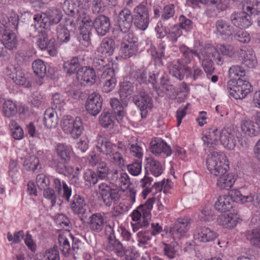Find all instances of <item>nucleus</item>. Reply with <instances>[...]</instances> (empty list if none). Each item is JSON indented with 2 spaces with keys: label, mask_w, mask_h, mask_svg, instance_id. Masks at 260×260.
Returning <instances> with one entry per match:
<instances>
[{
  "label": "nucleus",
  "mask_w": 260,
  "mask_h": 260,
  "mask_svg": "<svg viewBox=\"0 0 260 260\" xmlns=\"http://www.w3.org/2000/svg\"><path fill=\"white\" fill-rule=\"evenodd\" d=\"M208 170L216 176H219L217 185L221 189L228 190L234 184L237 178L232 173H226L229 162L225 155L216 151L208 155L206 161Z\"/></svg>",
  "instance_id": "nucleus-1"
},
{
  "label": "nucleus",
  "mask_w": 260,
  "mask_h": 260,
  "mask_svg": "<svg viewBox=\"0 0 260 260\" xmlns=\"http://www.w3.org/2000/svg\"><path fill=\"white\" fill-rule=\"evenodd\" d=\"M86 8H81L77 10V13L74 16L75 22L74 20L69 21V25L73 27L76 25L78 26L80 30L79 35L78 36V41L81 43H85L88 45L90 41V27L92 26L93 21L87 13Z\"/></svg>",
  "instance_id": "nucleus-2"
},
{
  "label": "nucleus",
  "mask_w": 260,
  "mask_h": 260,
  "mask_svg": "<svg viewBox=\"0 0 260 260\" xmlns=\"http://www.w3.org/2000/svg\"><path fill=\"white\" fill-rule=\"evenodd\" d=\"M191 51L193 53L192 61L194 59V56L198 58L207 76L211 75L214 72L212 59L218 66L222 65L224 62L223 58L220 55L216 48L213 46L204 49L201 51V55L197 50L191 49Z\"/></svg>",
  "instance_id": "nucleus-3"
},
{
  "label": "nucleus",
  "mask_w": 260,
  "mask_h": 260,
  "mask_svg": "<svg viewBox=\"0 0 260 260\" xmlns=\"http://www.w3.org/2000/svg\"><path fill=\"white\" fill-rule=\"evenodd\" d=\"M179 51L182 54V57L174 60L169 65L168 69L169 73L176 79L182 80L183 79L186 65H188L192 61V52L191 49L184 45L179 46Z\"/></svg>",
  "instance_id": "nucleus-4"
},
{
  "label": "nucleus",
  "mask_w": 260,
  "mask_h": 260,
  "mask_svg": "<svg viewBox=\"0 0 260 260\" xmlns=\"http://www.w3.org/2000/svg\"><path fill=\"white\" fill-rule=\"evenodd\" d=\"M98 193L106 207L116 204L120 198L118 188L108 182H103L98 185Z\"/></svg>",
  "instance_id": "nucleus-5"
},
{
  "label": "nucleus",
  "mask_w": 260,
  "mask_h": 260,
  "mask_svg": "<svg viewBox=\"0 0 260 260\" xmlns=\"http://www.w3.org/2000/svg\"><path fill=\"white\" fill-rule=\"evenodd\" d=\"M251 89L252 86L249 82L241 79H232L226 85V90L230 95L236 100L245 98Z\"/></svg>",
  "instance_id": "nucleus-6"
},
{
  "label": "nucleus",
  "mask_w": 260,
  "mask_h": 260,
  "mask_svg": "<svg viewBox=\"0 0 260 260\" xmlns=\"http://www.w3.org/2000/svg\"><path fill=\"white\" fill-rule=\"evenodd\" d=\"M70 207L74 213L80 216L81 220L87 219L90 210L86 205L84 199L80 195L75 194L71 200L70 199Z\"/></svg>",
  "instance_id": "nucleus-7"
},
{
  "label": "nucleus",
  "mask_w": 260,
  "mask_h": 260,
  "mask_svg": "<svg viewBox=\"0 0 260 260\" xmlns=\"http://www.w3.org/2000/svg\"><path fill=\"white\" fill-rule=\"evenodd\" d=\"M153 18H160L159 22L165 23L168 21L174 20L175 6L173 4H168L161 7L159 5H154L153 7Z\"/></svg>",
  "instance_id": "nucleus-8"
},
{
  "label": "nucleus",
  "mask_w": 260,
  "mask_h": 260,
  "mask_svg": "<svg viewBox=\"0 0 260 260\" xmlns=\"http://www.w3.org/2000/svg\"><path fill=\"white\" fill-rule=\"evenodd\" d=\"M155 29L158 35V38H162L165 36H167L169 40L172 43L176 42L178 38L182 35V30L177 24L174 25L172 27L169 28L163 26V23L161 22H158Z\"/></svg>",
  "instance_id": "nucleus-9"
},
{
  "label": "nucleus",
  "mask_w": 260,
  "mask_h": 260,
  "mask_svg": "<svg viewBox=\"0 0 260 260\" xmlns=\"http://www.w3.org/2000/svg\"><path fill=\"white\" fill-rule=\"evenodd\" d=\"M135 105L140 109L142 118H145L148 110L153 108V101L149 94L144 91H140L139 93L133 98Z\"/></svg>",
  "instance_id": "nucleus-10"
},
{
  "label": "nucleus",
  "mask_w": 260,
  "mask_h": 260,
  "mask_svg": "<svg viewBox=\"0 0 260 260\" xmlns=\"http://www.w3.org/2000/svg\"><path fill=\"white\" fill-rule=\"evenodd\" d=\"M238 131L231 127H224L220 131V141L224 147L233 150L237 144Z\"/></svg>",
  "instance_id": "nucleus-11"
},
{
  "label": "nucleus",
  "mask_w": 260,
  "mask_h": 260,
  "mask_svg": "<svg viewBox=\"0 0 260 260\" xmlns=\"http://www.w3.org/2000/svg\"><path fill=\"white\" fill-rule=\"evenodd\" d=\"M134 20V16L130 10L124 9L118 14L117 20L116 29L122 33L128 32Z\"/></svg>",
  "instance_id": "nucleus-12"
},
{
  "label": "nucleus",
  "mask_w": 260,
  "mask_h": 260,
  "mask_svg": "<svg viewBox=\"0 0 260 260\" xmlns=\"http://www.w3.org/2000/svg\"><path fill=\"white\" fill-rule=\"evenodd\" d=\"M37 44L41 50H46L50 55L55 56L57 55L55 40L52 37L49 38L48 32H46L45 31L42 30L41 34L38 40Z\"/></svg>",
  "instance_id": "nucleus-13"
},
{
  "label": "nucleus",
  "mask_w": 260,
  "mask_h": 260,
  "mask_svg": "<svg viewBox=\"0 0 260 260\" xmlns=\"http://www.w3.org/2000/svg\"><path fill=\"white\" fill-rule=\"evenodd\" d=\"M246 11L235 12L230 15V20L233 25L240 29H246L252 24L251 16Z\"/></svg>",
  "instance_id": "nucleus-14"
},
{
  "label": "nucleus",
  "mask_w": 260,
  "mask_h": 260,
  "mask_svg": "<svg viewBox=\"0 0 260 260\" xmlns=\"http://www.w3.org/2000/svg\"><path fill=\"white\" fill-rule=\"evenodd\" d=\"M88 225L91 232L100 233L103 231L106 223V216L103 212H97L89 215Z\"/></svg>",
  "instance_id": "nucleus-15"
},
{
  "label": "nucleus",
  "mask_w": 260,
  "mask_h": 260,
  "mask_svg": "<svg viewBox=\"0 0 260 260\" xmlns=\"http://www.w3.org/2000/svg\"><path fill=\"white\" fill-rule=\"evenodd\" d=\"M103 99L97 92L90 94L86 100L85 108L89 114L92 116L97 115L101 111Z\"/></svg>",
  "instance_id": "nucleus-16"
},
{
  "label": "nucleus",
  "mask_w": 260,
  "mask_h": 260,
  "mask_svg": "<svg viewBox=\"0 0 260 260\" xmlns=\"http://www.w3.org/2000/svg\"><path fill=\"white\" fill-rule=\"evenodd\" d=\"M217 236V233L205 226L197 228L193 233L194 239L203 243L213 241Z\"/></svg>",
  "instance_id": "nucleus-17"
},
{
  "label": "nucleus",
  "mask_w": 260,
  "mask_h": 260,
  "mask_svg": "<svg viewBox=\"0 0 260 260\" xmlns=\"http://www.w3.org/2000/svg\"><path fill=\"white\" fill-rule=\"evenodd\" d=\"M220 131L215 126L206 129L202 137L204 145L210 148L215 149L218 140L220 139Z\"/></svg>",
  "instance_id": "nucleus-18"
},
{
  "label": "nucleus",
  "mask_w": 260,
  "mask_h": 260,
  "mask_svg": "<svg viewBox=\"0 0 260 260\" xmlns=\"http://www.w3.org/2000/svg\"><path fill=\"white\" fill-rule=\"evenodd\" d=\"M190 227L189 218H179L174 223L173 227L171 230L172 234L177 238H180L184 236L189 231Z\"/></svg>",
  "instance_id": "nucleus-19"
},
{
  "label": "nucleus",
  "mask_w": 260,
  "mask_h": 260,
  "mask_svg": "<svg viewBox=\"0 0 260 260\" xmlns=\"http://www.w3.org/2000/svg\"><path fill=\"white\" fill-rule=\"evenodd\" d=\"M92 26L95 29L99 36H104L109 31L110 19L105 15H100L93 21Z\"/></svg>",
  "instance_id": "nucleus-20"
},
{
  "label": "nucleus",
  "mask_w": 260,
  "mask_h": 260,
  "mask_svg": "<svg viewBox=\"0 0 260 260\" xmlns=\"http://www.w3.org/2000/svg\"><path fill=\"white\" fill-rule=\"evenodd\" d=\"M77 79L81 84L91 85L95 82V71L90 67H82L77 72Z\"/></svg>",
  "instance_id": "nucleus-21"
},
{
  "label": "nucleus",
  "mask_w": 260,
  "mask_h": 260,
  "mask_svg": "<svg viewBox=\"0 0 260 260\" xmlns=\"http://www.w3.org/2000/svg\"><path fill=\"white\" fill-rule=\"evenodd\" d=\"M154 198H149L144 204L140 205L132 213V219L134 221H139L141 217H150L151 211L154 203Z\"/></svg>",
  "instance_id": "nucleus-22"
},
{
  "label": "nucleus",
  "mask_w": 260,
  "mask_h": 260,
  "mask_svg": "<svg viewBox=\"0 0 260 260\" xmlns=\"http://www.w3.org/2000/svg\"><path fill=\"white\" fill-rule=\"evenodd\" d=\"M86 0H64L62 5L63 11L68 15L75 16L78 9L87 7Z\"/></svg>",
  "instance_id": "nucleus-23"
},
{
  "label": "nucleus",
  "mask_w": 260,
  "mask_h": 260,
  "mask_svg": "<svg viewBox=\"0 0 260 260\" xmlns=\"http://www.w3.org/2000/svg\"><path fill=\"white\" fill-rule=\"evenodd\" d=\"M150 151L155 155L163 154L166 156H170L172 153L170 147L164 141L161 139H155L150 143Z\"/></svg>",
  "instance_id": "nucleus-24"
},
{
  "label": "nucleus",
  "mask_w": 260,
  "mask_h": 260,
  "mask_svg": "<svg viewBox=\"0 0 260 260\" xmlns=\"http://www.w3.org/2000/svg\"><path fill=\"white\" fill-rule=\"evenodd\" d=\"M96 148L100 152L107 156L116 149L117 146L107 138L100 135L96 140Z\"/></svg>",
  "instance_id": "nucleus-25"
},
{
  "label": "nucleus",
  "mask_w": 260,
  "mask_h": 260,
  "mask_svg": "<svg viewBox=\"0 0 260 260\" xmlns=\"http://www.w3.org/2000/svg\"><path fill=\"white\" fill-rule=\"evenodd\" d=\"M133 77L140 84H147L149 83L154 85L156 83V75L148 72L146 68H142L137 70Z\"/></svg>",
  "instance_id": "nucleus-26"
},
{
  "label": "nucleus",
  "mask_w": 260,
  "mask_h": 260,
  "mask_svg": "<svg viewBox=\"0 0 260 260\" xmlns=\"http://www.w3.org/2000/svg\"><path fill=\"white\" fill-rule=\"evenodd\" d=\"M215 26L217 33L223 38L227 39L233 35V28L226 20L218 19Z\"/></svg>",
  "instance_id": "nucleus-27"
},
{
  "label": "nucleus",
  "mask_w": 260,
  "mask_h": 260,
  "mask_svg": "<svg viewBox=\"0 0 260 260\" xmlns=\"http://www.w3.org/2000/svg\"><path fill=\"white\" fill-rule=\"evenodd\" d=\"M53 185L58 193L62 194V198L66 201L69 202L72 190L66 182L61 181L58 178H55L53 179Z\"/></svg>",
  "instance_id": "nucleus-28"
},
{
  "label": "nucleus",
  "mask_w": 260,
  "mask_h": 260,
  "mask_svg": "<svg viewBox=\"0 0 260 260\" xmlns=\"http://www.w3.org/2000/svg\"><path fill=\"white\" fill-rule=\"evenodd\" d=\"M240 54L242 58V63L248 68H255L257 64V61L254 51L251 50H240Z\"/></svg>",
  "instance_id": "nucleus-29"
},
{
  "label": "nucleus",
  "mask_w": 260,
  "mask_h": 260,
  "mask_svg": "<svg viewBox=\"0 0 260 260\" xmlns=\"http://www.w3.org/2000/svg\"><path fill=\"white\" fill-rule=\"evenodd\" d=\"M58 118L55 111L53 108L46 110L44 114L43 123L48 128H53L56 127Z\"/></svg>",
  "instance_id": "nucleus-30"
},
{
  "label": "nucleus",
  "mask_w": 260,
  "mask_h": 260,
  "mask_svg": "<svg viewBox=\"0 0 260 260\" xmlns=\"http://www.w3.org/2000/svg\"><path fill=\"white\" fill-rule=\"evenodd\" d=\"M0 39L7 50H13L16 48L17 44L16 36L11 31L4 30L0 35Z\"/></svg>",
  "instance_id": "nucleus-31"
},
{
  "label": "nucleus",
  "mask_w": 260,
  "mask_h": 260,
  "mask_svg": "<svg viewBox=\"0 0 260 260\" xmlns=\"http://www.w3.org/2000/svg\"><path fill=\"white\" fill-rule=\"evenodd\" d=\"M81 67L82 66L79 62L78 56H74L65 61L63 65L64 71L69 75H72L76 73L77 75V72H79Z\"/></svg>",
  "instance_id": "nucleus-32"
},
{
  "label": "nucleus",
  "mask_w": 260,
  "mask_h": 260,
  "mask_svg": "<svg viewBox=\"0 0 260 260\" xmlns=\"http://www.w3.org/2000/svg\"><path fill=\"white\" fill-rule=\"evenodd\" d=\"M57 156L62 160L70 161L73 150L71 146L66 143H58L55 148Z\"/></svg>",
  "instance_id": "nucleus-33"
},
{
  "label": "nucleus",
  "mask_w": 260,
  "mask_h": 260,
  "mask_svg": "<svg viewBox=\"0 0 260 260\" xmlns=\"http://www.w3.org/2000/svg\"><path fill=\"white\" fill-rule=\"evenodd\" d=\"M233 207V200L230 196H220L215 202V208L220 212L230 211Z\"/></svg>",
  "instance_id": "nucleus-34"
},
{
  "label": "nucleus",
  "mask_w": 260,
  "mask_h": 260,
  "mask_svg": "<svg viewBox=\"0 0 260 260\" xmlns=\"http://www.w3.org/2000/svg\"><path fill=\"white\" fill-rule=\"evenodd\" d=\"M6 73L16 84L23 85L25 83L26 79L21 71L16 70L13 67H9L7 68Z\"/></svg>",
  "instance_id": "nucleus-35"
},
{
  "label": "nucleus",
  "mask_w": 260,
  "mask_h": 260,
  "mask_svg": "<svg viewBox=\"0 0 260 260\" xmlns=\"http://www.w3.org/2000/svg\"><path fill=\"white\" fill-rule=\"evenodd\" d=\"M147 161L145 169L149 170L152 175L158 177L162 173L163 167L159 161L152 157L147 158Z\"/></svg>",
  "instance_id": "nucleus-36"
},
{
  "label": "nucleus",
  "mask_w": 260,
  "mask_h": 260,
  "mask_svg": "<svg viewBox=\"0 0 260 260\" xmlns=\"http://www.w3.org/2000/svg\"><path fill=\"white\" fill-rule=\"evenodd\" d=\"M114 41L109 38H104L98 48V52L105 55H111L114 51Z\"/></svg>",
  "instance_id": "nucleus-37"
},
{
  "label": "nucleus",
  "mask_w": 260,
  "mask_h": 260,
  "mask_svg": "<svg viewBox=\"0 0 260 260\" xmlns=\"http://www.w3.org/2000/svg\"><path fill=\"white\" fill-rule=\"evenodd\" d=\"M105 249L109 252L113 251L117 254H121L123 251V247L121 243L115 237H108Z\"/></svg>",
  "instance_id": "nucleus-38"
},
{
  "label": "nucleus",
  "mask_w": 260,
  "mask_h": 260,
  "mask_svg": "<svg viewBox=\"0 0 260 260\" xmlns=\"http://www.w3.org/2000/svg\"><path fill=\"white\" fill-rule=\"evenodd\" d=\"M241 129L245 134L250 137L257 136L260 132V127L257 124L247 120L243 121Z\"/></svg>",
  "instance_id": "nucleus-39"
},
{
  "label": "nucleus",
  "mask_w": 260,
  "mask_h": 260,
  "mask_svg": "<svg viewBox=\"0 0 260 260\" xmlns=\"http://www.w3.org/2000/svg\"><path fill=\"white\" fill-rule=\"evenodd\" d=\"M23 167L27 171L35 172L41 169L40 160L36 156L31 155L26 157L23 161Z\"/></svg>",
  "instance_id": "nucleus-40"
},
{
  "label": "nucleus",
  "mask_w": 260,
  "mask_h": 260,
  "mask_svg": "<svg viewBox=\"0 0 260 260\" xmlns=\"http://www.w3.org/2000/svg\"><path fill=\"white\" fill-rule=\"evenodd\" d=\"M152 235L150 231L142 230L137 233L138 245L143 248L151 246Z\"/></svg>",
  "instance_id": "nucleus-41"
},
{
  "label": "nucleus",
  "mask_w": 260,
  "mask_h": 260,
  "mask_svg": "<svg viewBox=\"0 0 260 260\" xmlns=\"http://www.w3.org/2000/svg\"><path fill=\"white\" fill-rule=\"evenodd\" d=\"M115 117L108 110H104L100 116L99 122L106 128H112L114 125Z\"/></svg>",
  "instance_id": "nucleus-42"
},
{
  "label": "nucleus",
  "mask_w": 260,
  "mask_h": 260,
  "mask_svg": "<svg viewBox=\"0 0 260 260\" xmlns=\"http://www.w3.org/2000/svg\"><path fill=\"white\" fill-rule=\"evenodd\" d=\"M243 10L249 12L250 14H259L260 0H245Z\"/></svg>",
  "instance_id": "nucleus-43"
},
{
  "label": "nucleus",
  "mask_w": 260,
  "mask_h": 260,
  "mask_svg": "<svg viewBox=\"0 0 260 260\" xmlns=\"http://www.w3.org/2000/svg\"><path fill=\"white\" fill-rule=\"evenodd\" d=\"M57 40L60 44L68 43L71 38L70 31L63 25L59 24L56 27Z\"/></svg>",
  "instance_id": "nucleus-44"
},
{
  "label": "nucleus",
  "mask_w": 260,
  "mask_h": 260,
  "mask_svg": "<svg viewBox=\"0 0 260 260\" xmlns=\"http://www.w3.org/2000/svg\"><path fill=\"white\" fill-rule=\"evenodd\" d=\"M109 66H113V63L109 61L108 58L106 57H95L93 59L92 62V68L95 70L98 74L103 70L107 69Z\"/></svg>",
  "instance_id": "nucleus-45"
},
{
  "label": "nucleus",
  "mask_w": 260,
  "mask_h": 260,
  "mask_svg": "<svg viewBox=\"0 0 260 260\" xmlns=\"http://www.w3.org/2000/svg\"><path fill=\"white\" fill-rule=\"evenodd\" d=\"M83 179L85 185L87 188H90L96 184L99 178L96 173L91 169L86 170L83 174Z\"/></svg>",
  "instance_id": "nucleus-46"
},
{
  "label": "nucleus",
  "mask_w": 260,
  "mask_h": 260,
  "mask_svg": "<svg viewBox=\"0 0 260 260\" xmlns=\"http://www.w3.org/2000/svg\"><path fill=\"white\" fill-rule=\"evenodd\" d=\"M110 103L117 120H121L125 114L123 106L116 98L111 99Z\"/></svg>",
  "instance_id": "nucleus-47"
},
{
  "label": "nucleus",
  "mask_w": 260,
  "mask_h": 260,
  "mask_svg": "<svg viewBox=\"0 0 260 260\" xmlns=\"http://www.w3.org/2000/svg\"><path fill=\"white\" fill-rule=\"evenodd\" d=\"M58 240L61 253L65 257H67L71 251L69 239L66 235L60 234L58 236Z\"/></svg>",
  "instance_id": "nucleus-48"
},
{
  "label": "nucleus",
  "mask_w": 260,
  "mask_h": 260,
  "mask_svg": "<svg viewBox=\"0 0 260 260\" xmlns=\"http://www.w3.org/2000/svg\"><path fill=\"white\" fill-rule=\"evenodd\" d=\"M3 114L8 118L14 116L17 113V107L12 101H6L3 105Z\"/></svg>",
  "instance_id": "nucleus-49"
},
{
  "label": "nucleus",
  "mask_w": 260,
  "mask_h": 260,
  "mask_svg": "<svg viewBox=\"0 0 260 260\" xmlns=\"http://www.w3.org/2000/svg\"><path fill=\"white\" fill-rule=\"evenodd\" d=\"M72 126V128L70 132L71 137L74 139L79 138L84 130V126L81 118L80 117H76Z\"/></svg>",
  "instance_id": "nucleus-50"
},
{
  "label": "nucleus",
  "mask_w": 260,
  "mask_h": 260,
  "mask_svg": "<svg viewBox=\"0 0 260 260\" xmlns=\"http://www.w3.org/2000/svg\"><path fill=\"white\" fill-rule=\"evenodd\" d=\"M246 238L250 244L260 249V229H254L246 233Z\"/></svg>",
  "instance_id": "nucleus-51"
},
{
  "label": "nucleus",
  "mask_w": 260,
  "mask_h": 260,
  "mask_svg": "<svg viewBox=\"0 0 260 260\" xmlns=\"http://www.w3.org/2000/svg\"><path fill=\"white\" fill-rule=\"evenodd\" d=\"M219 224L226 228H232L237 224V221L233 214H222L217 219Z\"/></svg>",
  "instance_id": "nucleus-52"
},
{
  "label": "nucleus",
  "mask_w": 260,
  "mask_h": 260,
  "mask_svg": "<svg viewBox=\"0 0 260 260\" xmlns=\"http://www.w3.org/2000/svg\"><path fill=\"white\" fill-rule=\"evenodd\" d=\"M69 161L55 160V170L59 174L63 175L71 174L74 172L73 168L68 165Z\"/></svg>",
  "instance_id": "nucleus-53"
},
{
  "label": "nucleus",
  "mask_w": 260,
  "mask_h": 260,
  "mask_svg": "<svg viewBox=\"0 0 260 260\" xmlns=\"http://www.w3.org/2000/svg\"><path fill=\"white\" fill-rule=\"evenodd\" d=\"M230 196L231 197L233 201H234L241 204L249 203L252 199L251 197V194L243 193L241 190H239L232 191L231 194Z\"/></svg>",
  "instance_id": "nucleus-54"
},
{
  "label": "nucleus",
  "mask_w": 260,
  "mask_h": 260,
  "mask_svg": "<svg viewBox=\"0 0 260 260\" xmlns=\"http://www.w3.org/2000/svg\"><path fill=\"white\" fill-rule=\"evenodd\" d=\"M185 73L188 77L191 78L194 81L201 78L204 74L202 69L196 64H194L192 67L186 65Z\"/></svg>",
  "instance_id": "nucleus-55"
},
{
  "label": "nucleus",
  "mask_w": 260,
  "mask_h": 260,
  "mask_svg": "<svg viewBox=\"0 0 260 260\" xmlns=\"http://www.w3.org/2000/svg\"><path fill=\"white\" fill-rule=\"evenodd\" d=\"M32 68L34 73L40 78L45 77L46 73V67L43 61L37 59L33 61Z\"/></svg>",
  "instance_id": "nucleus-56"
},
{
  "label": "nucleus",
  "mask_w": 260,
  "mask_h": 260,
  "mask_svg": "<svg viewBox=\"0 0 260 260\" xmlns=\"http://www.w3.org/2000/svg\"><path fill=\"white\" fill-rule=\"evenodd\" d=\"M107 157L109 160L117 165L120 168L122 169L126 165V161L123 158V156L117 151L116 149Z\"/></svg>",
  "instance_id": "nucleus-57"
},
{
  "label": "nucleus",
  "mask_w": 260,
  "mask_h": 260,
  "mask_svg": "<svg viewBox=\"0 0 260 260\" xmlns=\"http://www.w3.org/2000/svg\"><path fill=\"white\" fill-rule=\"evenodd\" d=\"M100 180H107L111 169L105 161L100 162L97 166L96 172Z\"/></svg>",
  "instance_id": "nucleus-58"
},
{
  "label": "nucleus",
  "mask_w": 260,
  "mask_h": 260,
  "mask_svg": "<svg viewBox=\"0 0 260 260\" xmlns=\"http://www.w3.org/2000/svg\"><path fill=\"white\" fill-rule=\"evenodd\" d=\"M217 51H219L220 53L229 57H234L238 53L237 50L232 45L229 44H219L216 48Z\"/></svg>",
  "instance_id": "nucleus-59"
},
{
  "label": "nucleus",
  "mask_w": 260,
  "mask_h": 260,
  "mask_svg": "<svg viewBox=\"0 0 260 260\" xmlns=\"http://www.w3.org/2000/svg\"><path fill=\"white\" fill-rule=\"evenodd\" d=\"M138 51V48L125 44H121L119 54L121 57L128 58L135 55Z\"/></svg>",
  "instance_id": "nucleus-60"
},
{
  "label": "nucleus",
  "mask_w": 260,
  "mask_h": 260,
  "mask_svg": "<svg viewBox=\"0 0 260 260\" xmlns=\"http://www.w3.org/2000/svg\"><path fill=\"white\" fill-rule=\"evenodd\" d=\"M134 92V87L129 82H123L120 85L119 93L121 101H124Z\"/></svg>",
  "instance_id": "nucleus-61"
},
{
  "label": "nucleus",
  "mask_w": 260,
  "mask_h": 260,
  "mask_svg": "<svg viewBox=\"0 0 260 260\" xmlns=\"http://www.w3.org/2000/svg\"><path fill=\"white\" fill-rule=\"evenodd\" d=\"M12 137L15 140H21L23 137V131L14 120H11L9 124Z\"/></svg>",
  "instance_id": "nucleus-62"
},
{
  "label": "nucleus",
  "mask_w": 260,
  "mask_h": 260,
  "mask_svg": "<svg viewBox=\"0 0 260 260\" xmlns=\"http://www.w3.org/2000/svg\"><path fill=\"white\" fill-rule=\"evenodd\" d=\"M63 16L62 12L56 8H52L48 10L47 12V17L50 23L57 24L61 20Z\"/></svg>",
  "instance_id": "nucleus-63"
},
{
  "label": "nucleus",
  "mask_w": 260,
  "mask_h": 260,
  "mask_svg": "<svg viewBox=\"0 0 260 260\" xmlns=\"http://www.w3.org/2000/svg\"><path fill=\"white\" fill-rule=\"evenodd\" d=\"M153 179L148 176L147 173L141 179L140 186L144 188L142 191V195L144 199H145L149 193L152 191V187H150Z\"/></svg>",
  "instance_id": "nucleus-64"
}]
</instances>
